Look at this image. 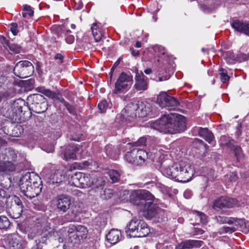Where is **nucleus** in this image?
<instances>
[{
  "label": "nucleus",
  "mask_w": 249,
  "mask_h": 249,
  "mask_svg": "<svg viewBox=\"0 0 249 249\" xmlns=\"http://www.w3.org/2000/svg\"><path fill=\"white\" fill-rule=\"evenodd\" d=\"M129 198L131 203L142 211L143 215L146 219L155 218L158 222H161L166 218L164 211L154 202L155 197L149 191L134 190L130 194Z\"/></svg>",
  "instance_id": "obj_1"
},
{
  "label": "nucleus",
  "mask_w": 249,
  "mask_h": 249,
  "mask_svg": "<svg viewBox=\"0 0 249 249\" xmlns=\"http://www.w3.org/2000/svg\"><path fill=\"white\" fill-rule=\"evenodd\" d=\"M151 127L164 133L175 134L184 131L186 128V118L182 115H164L151 124Z\"/></svg>",
  "instance_id": "obj_2"
},
{
  "label": "nucleus",
  "mask_w": 249,
  "mask_h": 249,
  "mask_svg": "<svg viewBox=\"0 0 249 249\" xmlns=\"http://www.w3.org/2000/svg\"><path fill=\"white\" fill-rule=\"evenodd\" d=\"M1 113L13 123H22L29 119L32 112L29 111L27 103L21 99H18L7 107H3Z\"/></svg>",
  "instance_id": "obj_3"
},
{
  "label": "nucleus",
  "mask_w": 249,
  "mask_h": 249,
  "mask_svg": "<svg viewBox=\"0 0 249 249\" xmlns=\"http://www.w3.org/2000/svg\"><path fill=\"white\" fill-rule=\"evenodd\" d=\"M163 172L169 178L183 183L189 181L195 172L194 167L190 163L183 161L165 168Z\"/></svg>",
  "instance_id": "obj_4"
},
{
  "label": "nucleus",
  "mask_w": 249,
  "mask_h": 249,
  "mask_svg": "<svg viewBox=\"0 0 249 249\" xmlns=\"http://www.w3.org/2000/svg\"><path fill=\"white\" fill-rule=\"evenodd\" d=\"M55 205L58 211L63 213L69 212L65 216L67 221L72 222L76 220V218L80 213V208L77 206H71V197L66 194L56 196L54 199Z\"/></svg>",
  "instance_id": "obj_5"
},
{
  "label": "nucleus",
  "mask_w": 249,
  "mask_h": 249,
  "mask_svg": "<svg viewBox=\"0 0 249 249\" xmlns=\"http://www.w3.org/2000/svg\"><path fill=\"white\" fill-rule=\"evenodd\" d=\"M29 104V110L33 111L36 113H42L46 111L48 108V104L46 99L41 94H33L27 97Z\"/></svg>",
  "instance_id": "obj_6"
},
{
  "label": "nucleus",
  "mask_w": 249,
  "mask_h": 249,
  "mask_svg": "<svg viewBox=\"0 0 249 249\" xmlns=\"http://www.w3.org/2000/svg\"><path fill=\"white\" fill-rule=\"evenodd\" d=\"M13 71L16 76L20 78H25L33 74L34 67L29 61L21 60L16 64Z\"/></svg>",
  "instance_id": "obj_7"
},
{
  "label": "nucleus",
  "mask_w": 249,
  "mask_h": 249,
  "mask_svg": "<svg viewBox=\"0 0 249 249\" xmlns=\"http://www.w3.org/2000/svg\"><path fill=\"white\" fill-rule=\"evenodd\" d=\"M133 76L122 72L115 84V93H119L128 90L132 84Z\"/></svg>",
  "instance_id": "obj_8"
},
{
  "label": "nucleus",
  "mask_w": 249,
  "mask_h": 249,
  "mask_svg": "<svg viewBox=\"0 0 249 249\" xmlns=\"http://www.w3.org/2000/svg\"><path fill=\"white\" fill-rule=\"evenodd\" d=\"M17 155L15 151L11 148H5L0 152V172L5 171L7 163L11 165V168H13L11 164L16 160Z\"/></svg>",
  "instance_id": "obj_9"
},
{
  "label": "nucleus",
  "mask_w": 249,
  "mask_h": 249,
  "mask_svg": "<svg viewBox=\"0 0 249 249\" xmlns=\"http://www.w3.org/2000/svg\"><path fill=\"white\" fill-rule=\"evenodd\" d=\"M92 177L88 174L76 173L71 176V183L74 186L86 188L92 186Z\"/></svg>",
  "instance_id": "obj_10"
},
{
  "label": "nucleus",
  "mask_w": 249,
  "mask_h": 249,
  "mask_svg": "<svg viewBox=\"0 0 249 249\" xmlns=\"http://www.w3.org/2000/svg\"><path fill=\"white\" fill-rule=\"evenodd\" d=\"M240 206L238 200L236 198L222 196L216 199L213 203V208L215 210L223 208H232Z\"/></svg>",
  "instance_id": "obj_11"
},
{
  "label": "nucleus",
  "mask_w": 249,
  "mask_h": 249,
  "mask_svg": "<svg viewBox=\"0 0 249 249\" xmlns=\"http://www.w3.org/2000/svg\"><path fill=\"white\" fill-rule=\"evenodd\" d=\"M135 84L134 88L137 91H145L148 89V78L144 75L142 71H139L137 68L135 69Z\"/></svg>",
  "instance_id": "obj_12"
},
{
  "label": "nucleus",
  "mask_w": 249,
  "mask_h": 249,
  "mask_svg": "<svg viewBox=\"0 0 249 249\" xmlns=\"http://www.w3.org/2000/svg\"><path fill=\"white\" fill-rule=\"evenodd\" d=\"M138 105L137 104L130 103L128 104L122 111L121 118L123 121L131 122L138 117Z\"/></svg>",
  "instance_id": "obj_13"
},
{
  "label": "nucleus",
  "mask_w": 249,
  "mask_h": 249,
  "mask_svg": "<svg viewBox=\"0 0 249 249\" xmlns=\"http://www.w3.org/2000/svg\"><path fill=\"white\" fill-rule=\"evenodd\" d=\"M29 184H20L21 192L27 197L30 199L39 195L42 189L43 186L30 185Z\"/></svg>",
  "instance_id": "obj_14"
},
{
  "label": "nucleus",
  "mask_w": 249,
  "mask_h": 249,
  "mask_svg": "<svg viewBox=\"0 0 249 249\" xmlns=\"http://www.w3.org/2000/svg\"><path fill=\"white\" fill-rule=\"evenodd\" d=\"M20 184L42 186V181L39 176L34 172H27L20 179Z\"/></svg>",
  "instance_id": "obj_15"
},
{
  "label": "nucleus",
  "mask_w": 249,
  "mask_h": 249,
  "mask_svg": "<svg viewBox=\"0 0 249 249\" xmlns=\"http://www.w3.org/2000/svg\"><path fill=\"white\" fill-rule=\"evenodd\" d=\"M203 244L201 240H185L176 245L175 249H194L200 248Z\"/></svg>",
  "instance_id": "obj_16"
},
{
  "label": "nucleus",
  "mask_w": 249,
  "mask_h": 249,
  "mask_svg": "<svg viewBox=\"0 0 249 249\" xmlns=\"http://www.w3.org/2000/svg\"><path fill=\"white\" fill-rule=\"evenodd\" d=\"M231 26L236 31L249 36V23L248 22L235 19L232 21Z\"/></svg>",
  "instance_id": "obj_17"
},
{
  "label": "nucleus",
  "mask_w": 249,
  "mask_h": 249,
  "mask_svg": "<svg viewBox=\"0 0 249 249\" xmlns=\"http://www.w3.org/2000/svg\"><path fill=\"white\" fill-rule=\"evenodd\" d=\"M65 176L60 173H55L49 177L47 182L49 186H58L63 185L64 182Z\"/></svg>",
  "instance_id": "obj_18"
},
{
  "label": "nucleus",
  "mask_w": 249,
  "mask_h": 249,
  "mask_svg": "<svg viewBox=\"0 0 249 249\" xmlns=\"http://www.w3.org/2000/svg\"><path fill=\"white\" fill-rule=\"evenodd\" d=\"M141 221V220L133 218L129 222V224L125 228V232L127 236H129L130 237H133V235L135 234V231L139 227Z\"/></svg>",
  "instance_id": "obj_19"
},
{
  "label": "nucleus",
  "mask_w": 249,
  "mask_h": 249,
  "mask_svg": "<svg viewBox=\"0 0 249 249\" xmlns=\"http://www.w3.org/2000/svg\"><path fill=\"white\" fill-rule=\"evenodd\" d=\"M106 238L110 244H115L122 238L121 231L119 230L112 229L106 235Z\"/></svg>",
  "instance_id": "obj_20"
},
{
  "label": "nucleus",
  "mask_w": 249,
  "mask_h": 249,
  "mask_svg": "<svg viewBox=\"0 0 249 249\" xmlns=\"http://www.w3.org/2000/svg\"><path fill=\"white\" fill-rule=\"evenodd\" d=\"M138 105V117L143 118L147 116L151 112V105L146 102H141Z\"/></svg>",
  "instance_id": "obj_21"
},
{
  "label": "nucleus",
  "mask_w": 249,
  "mask_h": 249,
  "mask_svg": "<svg viewBox=\"0 0 249 249\" xmlns=\"http://www.w3.org/2000/svg\"><path fill=\"white\" fill-rule=\"evenodd\" d=\"M79 149L76 145L70 144L66 148L64 153V158L67 161L76 159V153Z\"/></svg>",
  "instance_id": "obj_22"
},
{
  "label": "nucleus",
  "mask_w": 249,
  "mask_h": 249,
  "mask_svg": "<svg viewBox=\"0 0 249 249\" xmlns=\"http://www.w3.org/2000/svg\"><path fill=\"white\" fill-rule=\"evenodd\" d=\"M150 232V230L147 224L143 221H141L139 227L133 235V237H142L147 236Z\"/></svg>",
  "instance_id": "obj_23"
},
{
  "label": "nucleus",
  "mask_w": 249,
  "mask_h": 249,
  "mask_svg": "<svg viewBox=\"0 0 249 249\" xmlns=\"http://www.w3.org/2000/svg\"><path fill=\"white\" fill-rule=\"evenodd\" d=\"M7 211L12 218L17 219L21 216L23 208L16 205H11L10 207H8Z\"/></svg>",
  "instance_id": "obj_24"
},
{
  "label": "nucleus",
  "mask_w": 249,
  "mask_h": 249,
  "mask_svg": "<svg viewBox=\"0 0 249 249\" xmlns=\"http://www.w3.org/2000/svg\"><path fill=\"white\" fill-rule=\"evenodd\" d=\"M199 136L204 138L209 143L213 144L214 136L207 128L200 127L198 131Z\"/></svg>",
  "instance_id": "obj_25"
},
{
  "label": "nucleus",
  "mask_w": 249,
  "mask_h": 249,
  "mask_svg": "<svg viewBox=\"0 0 249 249\" xmlns=\"http://www.w3.org/2000/svg\"><path fill=\"white\" fill-rule=\"evenodd\" d=\"M135 151H136L135 156L137 158L135 165H138L143 163L148 158V153L145 151L137 147H135Z\"/></svg>",
  "instance_id": "obj_26"
},
{
  "label": "nucleus",
  "mask_w": 249,
  "mask_h": 249,
  "mask_svg": "<svg viewBox=\"0 0 249 249\" xmlns=\"http://www.w3.org/2000/svg\"><path fill=\"white\" fill-rule=\"evenodd\" d=\"M91 182H92L91 186H93V189H95V191L103 190L106 184L105 179L101 177L92 176Z\"/></svg>",
  "instance_id": "obj_27"
},
{
  "label": "nucleus",
  "mask_w": 249,
  "mask_h": 249,
  "mask_svg": "<svg viewBox=\"0 0 249 249\" xmlns=\"http://www.w3.org/2000/svg\"><path fill=\"white\" fill-rule=\"evenodd\" d=\"M37 90L53 101H57L59 96L58 94L60 93L59 91L53 92L50 89H45L44 87H38L37 88Z\"/></svg>",
  "instance_id": "obj_28"
},
{
  "label": "nucleus",
  "mask_w": 249,
  "mask_h": 249,
  "mask_svg": "<svg viewBox=\"0 0 249 249\" xmlns=\"http://www.w3.org/2000/svg\"><path fill=\"white\" fill-rule=\"evenodd\" d=\"M170 95L167 94L166 92H161L157 97L156 103L158 104L161 108H166L167 103Z\"/></svg>",
  "instance_id": "obj_29"
},
{
  "label": "nucleus",
  "mask_w": 249,
  "mask_h": 249,
  "mask_svg": "<svg viewBox=\"0 0 249 249\" xmlns=\"http://www.w3.org/2000/svg\"><path fill=\"white\" fill-rule=\"evenodd\" d=\"M219 143L221 147L230 149L231 146H233V144L235 143V141L228 136L223 135L220 137Z\"/></svg>",
  "instance_id": "obj_30"
},
{
  "label": "nucleus",
  "mask_w": 249,
  "mask_h": 249,
  "mask_svg": "<svg viewBox=\"0 0 249 249\" xmlns=\"http://www.w3.org/2000/svg\"><path fill=\"white\" fill-rule=\"evenodd\" d=\"M132 148V149L125 153L124 158L128 162L135 165V162L137 160L135 156L136 151H135V147Z\"/></svg>",
  "instance_id": "obj_31"
},
{
  "label": "nucleus",
  "mask_w": 249,
  "mask_h": 249,
  "mask_svg": "<svg viewBox=\"0 0 249 249\" xmlns=\"http://www.w3.org/2000/svg\"><path fill=\"white\" fill-rule=\"evenodd\" d=\"M91 30L95 41L97 42H99L102 38V35L99 30L96 23H94L92 24L91 27Z\"/></svg>",
  "instance_id": "obj_32"
},
{
  "label": "nucleus",
  "mask_w": 249,
  "mask_h": 249,
  "mask_svg": "<svg viewBox=\"0 0 249 249\" xmlns=\"http://www.w3.org/2000/svg\"><path fill=\"white\" fill-rule=\"evenodd\" d=\"M75 232L77 236H79L83 240L87 238L88 230L84 226L77 225V230Z\"/></svg>",
  "instance_id": "obj_33"
},
{
  "label": "nucleus",
  "mask_w": 249,
  "mask_h": 249,
  "mask_svg": "<svg viewBox=\"0 0 249 249\" xmlns=\"http://www.w3.org/2000/svg\"><path fill=\"white\" fill-rule=\"evenodd\" d=\"M108 176L111 180V183H116L120 180L121 173L115 170H111L108 172Z\"/></svg>",
  "instance_id": "obj_34"
},
{
  "label": "nucleus",
  "mask_w": 249,
  "mask_h": 249,
  "mask_svg": "<svg viewBox=\"0 0 249 249\" xmlns=\"http://www.w3.org/2000/svg\"><path fill=\"white\" fill-rule=\"evenodd\" d=\"M114 195V191L110 189H105L100 191V197L102 199L107 200L111 198Z\"/></svg>",
  "instance_id": "obj_35"
},
{
  "label": "nucleus",
  "mask_w": 249,
  "mask_h": 249,
  "mask_svg": "<svg viewBox=\"0 0 249 249\" xmlns=\"http://www.w3.org/2000/svg\"><path fill=\"white\" fill-rule=\"evenodd\" d=\"M167 102V103L166 108L168 110H172L174 109L179 104V102L177 100V99L171 96Z\"/></svg>",
  "instance_id": "obj_36"
},
{
  "label": "nucleus",
  "mask_w": 249,
  "mask_h": 249,
  "mask_svg": "<svg viewBox=\"0 0 249 249\" xmlns=\"http://www.w3.org/2000/svg\"><path fill=\"white\" fill-rule=\"evenodd\" d=\"M10 225L8 218L5 216H0V229L7 230Z\"/></svg>",
  "instance_id": "obj_37"
},
{
  "label": "nucleus",
  "mask_w": 249,
  "mask_h": 249,
  "mask_svg": "<svg viewBox=\"0 0 249 249\" xmlns=\"http://www.w3.org/2000/svg\"><path fill=\"white\" fill-rule=\"evenodd\" d=\"M35 81L33 78L22 81V86L27 90H30L34 88Z\"/></svg>",
  "instance_id": "obj_38"
},
{
  "label": "nucleus",
  "mask_w": 249,
  "mask_h": 249,
  "mask_svg": "<svg viewBox=\"0 0 249 249\" xmlns=\"http://www.w3.org/2000/svg\"><path fill=\"white\" fill-rule=\"evenodd\" d=\"M69 242L73 243L74 246H77L80 244L81 241L82 240L79 236H77L75 232H73L69 234Z\"/></svg>",
  "instance_id": "obj_39"
},
{
  "label": "nucleus",
  "mask_w": 249,
  "mask_h": 249,
  "mask_svg": "<svg viewBox=\"0 0 249 249\" xmlns=\"http://www.w3.org/2000/svg\"><path fill=\"white\" fill-rule=\"evenodd\" d=\"M6 45L9 48V50L14 53H19L21 50V47L17 44L11 43L9 40H6Z\"/></svg>",
  "instance_id": "obj_40"
},
{
  "label": "nucleus",
  "mask_w": 249,
  "mask_h": 249,
  "mask_svg": "<svg viewBox=\"0 0 249 249\" xmlns=\"http://www.w3.org/2000/svg\"><path fill=\"white\" fill-rule=\"evenodd\" d=\"M220 80L223 83H227L230 79V76L227 74V71L223 68L219 70Z\"/></svg>",
  "instance_id": "obj_41"
},
{
  "label": "nucleus",
  "mask_w": 249,
  "mask_h": 249,
  "mask_svg": "<svg viewBox=\"0 0 249 249\" xmlns=\"http://www.w3.org/2000/svg\"><path fill=\"white\" fill-rule=\"evenodd\" d=\"M107 156L110 159L115 158V150L112 145H107L105 148Z\"/></svg>",
  "instance_id": "obj_42"
},
{
  "label": "nucleus",
  "mask_w": 249,
  "mask_h": 249,
  "mask_svg": "<svg viewBox=\"0 0 249 249\" xmlns=\"http://www.w3.org/2000/svg\"><path fill=\"white\" fill-rule=\"evenodd\" d=\"M237 231V228L235 227H227L223 226L219 229V233H232Z\"/></svg>",
  "instance_id": "obj_43"
},
{
  "label": "nucleus",
  "mask_w": 249,
  "mask_h": 249,
  "mask_svg": "<svg viewBox=\"0 0 249 249\" xmlns=\"http://www.w3.org/2000/svg\"><path fill=\"white\" fill-rule=\"evenodd\" d=\"M233 146H231L230 148V149L234 153L235 156L238 159L239 157H241L242 154V150L240 146H239L236 143L233 144Z\"/></svg>",
  "instance_id": "obj_44"
},
{
  "label": "nucleus",
  "mask_w": 249,
  "mask_h": 249,
  "mask_svg": "<svg viewBox=\"0 0 249 249\" xmlns=\"http://www.w3.org/2000/svg\"><path fill=\"white\" fill-rule=\"evenodd\" d=\"M234 221V224L235 226L242 228L243 227L245 226V220L244 218H238L237 217H235L234 219H232Z\"/></svg>",
  "instance_id": "obj_45"
},
{
  "label": "nucleus",
  "mask_w": 249,
  "mask_h": 249,
  "mask_svg": "<svg viewBox=\"0 0 249 249\" xmlns=\"http://www.w3.org/2000/svg\"><path fill=\"white\" fill-rule=\"evenodd\" d=\"M10 196V193L8 188L3 189L0 187V197L3 198H8Z\"/></svg>",
  "instance_id": "obj_46"
},
{
  "label": "nucleus",
  "mask_w": 249,
  "mask_h": 249,
  "mask_svg": "<svg viewBox=\"0 0 249 249\" xmlns=\"http://www.w3.org/2000/svg\"><path fill=\"white\" fill-rule=\"evenodd\" d=\"M23 132V129L21 125H16L13 130L12 135L14 137H19Z\"/></svg>",
  "instance_id": "obj_47"
},
{
  "label": "nucleus",
  "mask_w": 249,
  "mask_h": 249,
  "mask_svg": "<svg viewBox=\"0 0 249 249\" xmlns=\"http://www.w3.org/2000/svg\"><path fill=\"white\" fill-rule=\"evenodd\" d=\"M64 106L66 107L69 112L73 115H76V109L75 107L72 105L70 104L68 102H66Z\"/></svg>",
  "instance_id": "obj_48"
},
{
  "label": "nucleus",
  "mask_w": 249,
  "mask_h": 249,
  "mask_svg": "<svg viewBox=\"0 0 249 249\" xmlns=\"http://www.w3.org/2000/svg\"><path fill=\"white\" fill-rule=\"evenodd\" d=\"M98 107L101 113L105 112L108 107V104L107 101L105 100H102L99 103Z\"/></svg>",
  "instance_id": "obj_49"
},
{
  "label": "nucleus",
  "mask_w": 249,
  "mask_h": 249,
  "mask_svg": "<svg viewBox=\"0 0 249 249\" xmlns=\"http://www.w3.org/2000/svg\"><path fill=\"white\" fill-rule=\"evenodd\" d=\"M146 142V138L144 137H141L137 142L133 143L132 147H137L138 146H145Z\"/></svg>",
  "instance_id": "obj_50"
},
{
  "label": "nucleus",
  "mask_w": 249,
  "mask_h": 249,
  "mask_svg": "<svg viewBox=\"0 0 249 249\" xmlns=\"http://www.w3.org/2000/svg\"><path fill=\"white\" fill-rule=\"evenodd\" d=\"M196 216L199 219L201 222L204 224L207 222V216L205 214L203 213L196 211Z\"/></svg>",
  "instance_id": "obj_51"
},
{
  "label": "nucleus",
  "mask_w": 249,
  "mask_h": 249,
  "mask_svg": "<svg viewBox=\"0 0 249 249\" xmlns=\"http://www.w3.org/2000/svg\"><path fill=\"white\" fill-rule=\"evenodd\" d=\"M236 59L239 62L246 61L249 59V53H239L236 55Z\"/></svg>",
  "instance_id": "obj_52"
},
{
  "label": "nucleus",
  "mask_w": 249,
  "mask_h": 249,
  "mask_svg": "<svg viewBox=\"0 0 249 249\" xmlns=\"http://www.w3.org/2000/svg\"><path fill=\"white\" fill-rule=\"evenodd\" d=\"M214 219L216 221L217 223L220 224H225L226 223L227 220H228V217L221 216V215H216L214 217Z\"/></svg>",
  "instance_id": "obj_53"
},
{
  "label": "nucleus",
  "mask_w": 249,
  "mask_h": 249,
  "mask_svg": "<svg viewBox=\"0 0 249 249\" xmlns=\"http://www.w3.org/2000/svg\"><path fill=\"white\" fill-rule=\"evenodd\" d=\"M23 11L26 12L28 14V15L29 17H31L34 15V12L30 5H25L24 6Z\"/></svg>",
  "instance_id": "obj_54"
},
{
  "label": "nucleus",
  "mask_w": 249,
  "mask_h": 249,
  "mask_svg": "<svg viewBox=\"0 0 249 249\" xmlns=\"http://www.w3.org/2000/svg\"><path fill=\"white\" fill-rule=\"evenodd\" d=\"M20 241L17 238L12 239L11 241L9 242V247L10 249H16L17 246Z\"/></svg>",
  "instance_id": "obj_55"
},
{
  "label": "nucleus",
  "mask_w": 249,
  "mask_h": 249,
  "mask_svg": "<svg viewBox=\"0 0 249 249\" xmlns=\"http://www.w3.org/2000/svg\"><path fill=\"white\" fill-rule=\"evenodd\" d=\"M10 31L14 36L17 35L18 33V24L16 22H13L10 24Z\"/></svg>",
  "instance_id": "obj_56"
},
{
  "label": "nucleus",
  "mask_w": 249,
  "mask_h": 249,
  "mask_svg": "<svg viewBox=\"0 0 249 249\" xmlns=\"http://www.w3.org/2000/svg\"><path fill=\"white\" fill-rule=\"evenodd\" d=\"M97 223L99 227L103 228L106 225L107 221L104 218L99 217L97 218Z\"/></svg>",
  "instance_id": "obj_57"
},
{
  "label": "nucleus",
  "mask_w": 249,
  "mask_h": 249,
  "mask_svg": "<svg viewBox=\"0 0 249 249\" xmlns=\"http://www.w3.org/2000/svg\"><path fill=\"white\" fill-rule=\"evenodd\" d=\"M11 205H16L17 206H21V207L23 208L22 201L20 200L18 197L16 196H14V202Z\"/></svg>",
  "instance_id": "obj_58"
},
{
  "label": "nucleus",
  "mask_w": 249,
  "mask_h": 249,
  "mask_svg": "<svg viewBox=\"0 0 249 249\" xmlns=\"http://www.w3.org/2000/svg\"><path fill=\"white\" fill-rule=\"evenodd\" d=\"M77 226H75L74 225H70L68 229V233L69 234L70 233H72L73 232H75L77 230Z\"/></svg>",
  "instance_id": "obj_59"
},
{
  "label": "nucleus",
  "mask_w": 249,
  "mask_h": 249,
  "mask_svg": "<svg viewBox=\"0 0 249 249\" xmlns=\"http://www.w3.org/2000/svg\"><path fill=\"white\" fill-rule=\"evenodd\" d=\"M27 246V243L24 241H20L17 246L16 249H25Z\"/></svg>",
  "instance_id": "obj_60"
},
{
  "label": "nucleus",
  "mask_w": 249,
  "mask_h": 249,
  "mask_svg": "<svg viewBox=\"0 0 249 249\" xmlns=\"http://www.w3.org/2000/svg\"><path fill=\"white\" fill-rule=\"evenodd\" d=\"M204 232V231L200 228H195L194 229V234L195 235H201Z\"/></svg>",
  "instance_id": "obj_61"
},
{
  "label": "nucleus",
  "mask_w": 249,
  "mask_h": 249,
  "mask_svg": "<svg viewBox=\"0 0 249 249\" xmlns=\"http://www.w3.org/2000/svg\"><path fill=\"white\" fill-rule=\"evenodd\" d=\"M74 40V37L72 36H68L65 38V40L66 42L68 44H71L73 42Z\"/></svg>",
  "instance_id": "obj_62"
},
{
  "label": "nucleus",
  "mask_w": 249,
  "mask_h": 249,
  "mask_svg": "<svg viewBox=\"0 0 249 249\" xmlns=\"http://www.w3.org/2000/svg\"><path fill=\"white\" fill-rule=\"evenodd\" d=\"M55 59H58L60 60V63H62L63 62V55L61 53H56L54 57Z\"/></svg>",
  "instance_id": "obj_63"
},
{
  "label": "nucleus",
  "mask_w": 249,
  "mask_h": 249,
  "mask_svg": "<svg viewBox=\"0 0 249 249\" xmlns=\"http://www.w3.org/2000/svg\"><path fill=\"white\" fill-rule=\"evenodd\" d=\"M237 178L238 177L237 176L236 174L234 172H233L230 175L229 179L231 180V181H235L237 180Z\"/></svg>",
  "instance_id": "obj_64"
}]
</instances>
